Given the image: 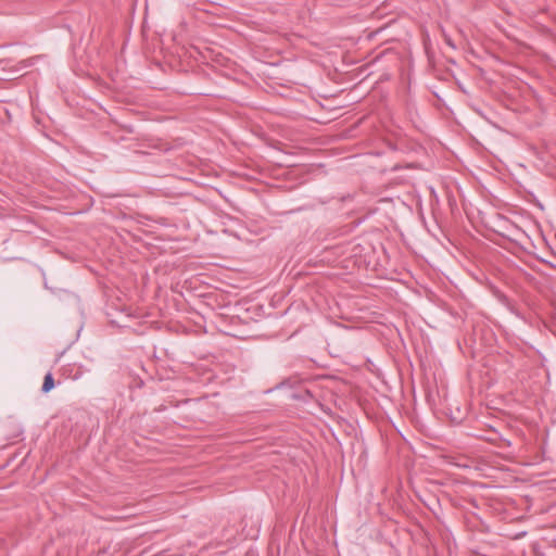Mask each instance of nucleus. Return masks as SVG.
<instances>
[{
  "label": "nucleus",
  "mask_w": 556,
  "mask_h": 556,
  "mask_svg": "<svg viewBox=\"0 0 556 556\" xmlns=\"http://www.w3.org/2000/svg\"><path fill=\"white\" fill-rule=\"evenodd\" d=\"M54 388V380L51 374H47L42 384V391L45 393L50 392Z\"/></svg>",
  "instance_id": "nucleus-1"
}]
</instances>
